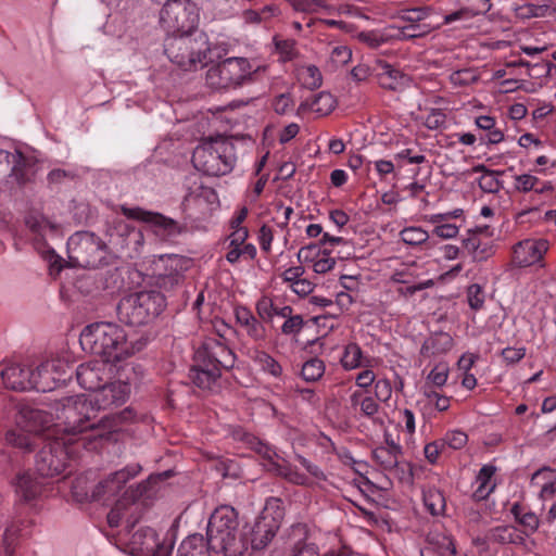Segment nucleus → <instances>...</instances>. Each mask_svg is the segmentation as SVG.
Here are the masks:
<instances>
[{
  "label": "nucleus",
  "instance_id": "nucleus-1",
  "mask_svg": "<svg viewBox=\"0 0 556 556\" xmlns=\"http://www.w3.org/2000/svg\"><path fill=\"white\" fill-rule=\"evenodd\" d=\"M43 395L37 397V476L54 477L65 472L70 460L78 456L79 448H93V440L118 431L131 412L104 415L96 424V407L85 394L59 396L53 388H39ZM39 445V442H37Z\"/></svg>",
  "mask_w": 556,
  "mask_h": 556
},
{
  "label": "nucleus",
  "instance_id": "nucleus-2",
  "mask_svg": "<svg viewBox=\"0 0 556 556\" xmlns=\"http://www.w3.org/2000/svg\"><path fill=\"white\" fill-rule=\"evenodd\" d=\"M83 350L99 355L102 359L117 363L139 352L146 341H128L125 330L110 321H98L84 328L79 337Z\"/></svg>",
  "mask_w": 556,
  "mask_h": 556
},
{
  "label": "nucleus",
  "instance_id": "nucleus-3",
  "mask_svg": "<svg viewBox=\"0 0 556 556\" xmlns=\"http://www.w3.org/2000/svg\"><path fill=\"white\" fill-rule=\"evenodd\" d=\"M206 541L211 551L225 556H242L248 543L239 531L237 510L229 505H222L212 513L206 531Z\"/></svg>",
  "mask_w": 556,
  "mask_h": 556
},
{
  "label": "nucleus",
  "instance_id": "nucleus-4",
  "mask_svg": "<svg viewBox=\"0 0 556 556\" xmlns=\"http://www.w3.org/2000/svg\"><path fill=\"white\" fill-rule=\"evenodd\" d=\"M164 52L181 70L197 71L207 64L211 48L205 34L188 33L167 36Z\"/></svg>",
  "mask_w": 556,
  "mask_h": 556
},
{
  "label": "nucleus",
  "instance_id": "nucleus-5",
  "mask_svg": "<svg viewBox=\"0 0 556 556\" xmlns=\"http://www.w3.org/2000/svg\"><path fill=\"white\" fill-rule=\"evenodd\" d=\"M160 480V476H151L136 488L126 489L108 514L109 526L117 528L125 519L126 528L130 533L141 517L143 503L156 493L155 485Z\"/></svg>",
  "mask_w": 556,
  "mask_h": 556
},
{
  "label": "nucleus",
  "instance_id": "nucleus-6",
  "mask_svg": "<svg viewBox=\"0 0 556 556\" xmlns=\"http://www.w3.org/2000/svg\"><path fill=\"white\" fill-rule=\"evenodd\" d=\"M236 161L233 143L222 138L202 142L192 154L194 168L207 176H223L230 173Z\"/></svg>",
  "mask_w": 556,
  "mask_h": 556
},
{
  "label": "nucleus",
  "instance_id": "nucleus-7",
  "mask_svg": "<svg viewBox=\"0 0 556 556\" xmlns=\"http://www.w3.org/2000/svg\"><path fill=\"white\" fill-rule=\"evenodd\" d=\"M264 71L265 67H254L245 58H228L211 66L205 79L213 89H231L255 81Z\"/></svg>",
  "mask_w": 556,
  "mask_h": 556
},
{
  "label": "nucleus",
  "instance_id": "nucleus-8",
  "mask_svg": "<svg viewBox=\"0 0 556 556\" xmlns=\"http://www.w3.org/2000/svg\"><path fill=\"white\" fill-rule=\"evenodd\" d=\"M164 295L155 290L140 291L123 298L117 305L119 321L130 326L148 324L165 307Z\"/></svg>",
  "mask_w": 556,
  "mask_h": 556
},
{
  "label": "nucleus",
  "instance_id": "nucleus-9",
  "mask_svg": "<svg viewBox=\"0 0 556 556\" xmlns=\"http://www.w3.org/2000/svg\"><path fill=\"white\" fill-rule=\"evenodd\" d=\"M68 262L74 267L98 268L106 264L108 247L92 232L77 231L67 240Z\"/></svg>",
  "mask_w": 556,
  "mask_h": 556
},
{
  "label": "nucleus",
  "instance_id": "nucleus-10",
  "mask_svg": "<svg viewBox=\"0 0 556 556\" xmlns=\"http://www.w3.org/2000/svg\"><path fill=\"white\" fill-rule=\"evenodd\" d=\"M199 22L197 4L190 0H167L160 13V23L167 35L192 33Z\"/></svg>",
  "mask_w": 556,
  "mask_h": 556
},
{
  "label": "nucleus",
  "instance_id": "nucleus-11",
  "mask_svg": "<svg viewBox=\"0 0 556 556\" xmlns=\"http://www.w3.org/2000/svg\"><path fill=\"white\" fill-rule=\"evenodd\" d=\"M35 438V408L31 402L20 403L15 415L14 426L7 432L9 445L24 453L33 451Z\"/></svg>",
  "mask_w": 556,
  "mask_h": 556
},
{
  "label": "nucleus",
  "instance_id": "nucleus-12",
  "mask_svg": "<svg viewBox=\"0 0 556 556\" xmlns=\"http://www.w3.org/2000/svg\"><path fill=\"white\" fill-rule=\"evenodd\" d=\"M191 265L190 258L177 254L159 255L151 265L155 283L166 290L177 286Z\"/></svg>",
  "mask_w": 556,
  "mask_h": 556
},
{
  "label": "nucleus",
  "instance_id": "nucleus-13",
  "mask_svg": "<svg viewBox=\"0 0 556 556\" xmlns=\"http://www.w3.org/2000/svg\"><path fill=\"white\" fill-rule=\"evenodd\" d=\"M194 361L227 371L235 366L236 354L227 344L225 336L219 334V337H207L203 340L194 353Z\"/></svg>",
  "mask_w": 556,
  "mask_h": 556
},
{
  "label": "nucleus",
  "instance_id": "nucleus-14",
  "mask_svg": "<svg viewBox=\"0 0 556 556\" xmlns=\"http://www.w3.org/2000/svg\"><path fill=\"white\" fill-rule=\"evenodd\" d=\"M173 540H159L156 532L150 527H140L127 542V549L134 556H170Z\"/></svg>",
  "mask_w": 556,
  "mask_h": 556
},
{
  "label": "nucleus",
  "instance_id": "nucleus-15",
  "mask_svg": "<svg viewBox=\"0 0 556 556\" xmlns=\"http://www.w3.org/2000/svg\"><path fill=\"white\" fill-rule=\"evenodd\" d=\"M124 216L130 219L148 223L153 233L163 241H172L182 232V226L173 218L161 213L151 212L141 207L121 206Z\"/></svg>",
  "mask_w": 556,
  "mask_h": 556
},
{
  "label": "nucleus",
  "instance_id": "nucleus-16",
  "mask_svg": "<svg viewBox=\"0 0 556 556\" xmlns=\"http://www.w3.org/2000/svg\"><path fill=\"white\" fill-rule=\"evenodd\" d=\"M548 248L549 243L546 239H523L514 244L510 264L516 268H526L533 265L544 267V255Z\"/></svg>",
  "mask_w": 556,
  "mask_h": 556
},
{
  "label": "nucleus",
  "instance_id": "nucleus-17",
  "mask_svg": "<svg viewBox=\"0 0 556 556\" xmlns=\"http://www.w3.org/2000/svg\"><path fill=\"white\" fill-rule=\"evenodd\" d=\"M140 471L141 466L139 464H129L123 469L110 475L94 486L91 493L92 500L102 501L103 503L110 502L124 489L125 484Z\"/></svg>",
  "mask_w": 556,
  "mask_h": 556
},
{
  "label": "nucleus",
  "instance_id": "nucleus-18",
  "mask_svg": "<svg viewBox=\"0 0 556 556\" xmlns=\"http://www.w3.org/2000/svg\"><path fill=\"white\" fill-rule=\"evenodd\" d=\"M113 371V363L102 358L94 359L80 364L76 370V378L81 388L93 392L111 380Z\"/></svg>",
  "mask_w": 556,
  "mask_h": 556
},
{
  "label": "nucleus",
  "instance_id": "nucleus-19",
  "mask_svg": "<svg viewBox=\"0 0 556 556\" xmlns=\"http://www.w3.org/2000/svg\"><path fill=\"white\" fill-rule=\"evenodd\" d=\"M130 392V387L126 382L114 381L103 384L100 389L88 395V403L96 407V414L99 410L109 409L112 406L123 405Z\"/></svg>",
  "mask_w": 556,
  "mask_h": 556
},
{
  "label": "nucleus",
  "instance_id": "nucleus-20",
  "mask_svg": "<svg viewBox=\"0 0 556 556\" xmlns=\"http://www.w3.org/2000/svg\"><path fill=\"white\" fill-rule=\"evenodd\" d=\"M34 369L30 365H0V377L5 388L17 392L31 391L35 388Z\"/></svg>",
  "mask_w": 556,
  "mask_h": 556
},
{
  "label": "nucleus",
  "instance_id": "nucleus-21",
  "mask_svg": "<svg viewBox=\"0 0 556 556\" xmlns=\"http://www.w3.org/2000/svg\"><path fill=\"white\" fill-rule=\"evenodd\" d=\"M26 172L27 163L21 151L0 149V182L14 180L17 185H24L28 179Z\"/></svg>",
  "mask_w": 556,
  "mask_h": 556
},
{
  "label": "nucleus",
  "instance_id": "nucleus-22",
  "mask_svg": "<svg viewBox=\"0 0 556 556\" xmlns=\"http://www.w3.org/2000/svg\"><path fill=\"white\" fill-rule=\"evenodd\" d=\"M306 526L301 523L293 526L285 546L276 547L270 556H314L315 545L306 543Z\"/></svg>",
  "mask_w": 556,
  "mask_h": 556
},
{
  "label": "nucleus",
  "instance_id": "nucleus-23",
  "mask_svg": "<svg viewBox=\"0 0 556 556\" xmlns=\"http://www.w3.org/2000/svg\"><path fill=\"white\" fill-rule=\"evenodd\" d=\"M217 202L218 195L213 188L194 180L188 186V191L182 200V207L185 212H189L193 208L205 212Z\"/></svg>",
  "mask_w": 556,
  "mask_h": 556
},
{
  "label": "nucleus",
  "instance_id": "nucleus-24",
  "mask_svg": "<svg viewBox=\"0 0 556 556\" xmlns=\"http://www.w3.org/2000/svg\"><path fill=\"white\" fill-rule=\"evenodd\" d=\"M513 188L518 193H530L531 199L538 195H547L554 191L552 181L539 178L533 172L513 176Z\"/></svg>",
  "mask_w": 556,
  "mask_h": 556
},
{
  "label": "nucleus",
  "instance_id": "nucleus-25",
  "mask_svg": "<svg viewBox=\"0 0 556 556\" xmlns=\"http://www.w3.org/2000/svg\"><path fill=\"white\" fill-rule=\"evenodd\" d=\"M298 260L302 262H312L313 270L316 274H326L336 266V260L331 256V250L326 248L317 249V244H308L298 252Z\"/></svg>",
  "mask_w": 556,
  "mask_h": 556
},
{
  "label": "nucleus",
  "instance_id": "nucleus-26",
  "mask_svg": "<svg viewBox=\"0 0 556 556\" xmlns=\"http://www.w3.org/2000/svg\"><path fill=\"white\" fill-rule=\"evenodd\" d=\"M375 76L378 84L383 89L401 90L406 85L408 78L399 68L393 67L391 64L383 60H376L374 65Z\"/></svg>",
  "mask_w": 556,
  "mask_h": 556
},
{
  "label": "nucleus",
  "instance_id": "nucleus-27",
  "mask_svg": "<svg viewBox=\"0 0 556 556\" xmlns=\"http://www.w3.org/2000/svg\"><path fill=\"white\" fill-rule=\"evenodd\" d=\"M235 317L237 324L245 330L250 339L256 342L266 339L265 326L255 317L250 308L244 305H237L235 307Z\"/></svg>",
  "mask_w": 556,
  "mask_h": 556
},
{
  "label": "nucleus",
  "instance_id": "nucleus-28",
  "mask_svg": "<svg viewBox=\"0 0 556 556\" xmlns=\"http://www.w3.org/2000/svg\"><path fill=\"white\" fill-rule=\"evenodd\" d=\"M525 538L519 530L513 525H500L489 529L485 532L483 542H491L500 545H523Z\"/></svg>",
  "mask_w": 556,
  "mask_h": 556
},
{
  "label": "nucleus",
  "instance_id": "nucleus-29",
  "mask_svg": "<svg viewBox=\"0 0 556 556\" xmlns=\"http://www.w3.org/2000/svg\"><path fill=\"white\" fill-rule=\"evenodd\" d=\"M463 247L475 262H484L495 253L492 239L481 238L475 233H467L463 239Z\"/></svg>",
  "mask_w": 556,
  "mask_h": 556
},
{
  "label": "nucleus",
  "instance_id": "nucleus-30",
  "mask_svg": "<svg viewBox=\"0 0 556 556\" xmlns=\"http://www.w3.org/2000/svg\"><path fill=\"white\" fill-rule=\"evenodd\" d=\"M223 370L212 365L205 366L201 362L194 361L190 368L189 378L194 386L202 390H212L220 378Z\"/></svg>",
  "mask_w": 556,
  "mask_h": 556
},
{
  "label": "nucleus",
  "instance_id": "nucleus-31",
  "mask_svg": "<svg viewBox=\"0 0 556 556\" xmlns=\"http://www.w3.org/2000/svg\"><path fill=\"white\" fill-rule=\"evenodd\" d=\"M14 492L17 505L34 506L35 500V478L30 470L17 473L14 482Z\"/></svg>",
  "mask_w": 556,
  "mask_h": 556
},
{
  "label": "nucleus",
  "instance_id": "nucleus-32",
  "mask_svg": "<svg viewBox=\"0 0 556 556\" xmlns=\"http://www.w3.org/2000/svg\"><path fill=\"white\" fill-rule=\"evenodd\" d=\"M454 346V339L447 332H435L427 338L420 348V355L431 357L435 355L446 354Z\"/></svg>",
  "mask_w": 556,
  "mask_h": 556
},
{
  "label": "nucleus",
  "instance_id": "nucleus-33",
  "mask_svg": "<svg viewBox=\"0 0 556 556\" xmlns=\"http://www.w3.org/2000/svg\"><path fill=\"white\" fill-rule=\"evenodd\" d=\"M510 514L516 522L521 527L519 530L525 536H530L536 532L540 526V519L534 511L521 503H514L510 507Z\"/></svg>",
  "mask_w": 556,
  "mask_h": 556
},
{
  "label": "nucleus",
  "instance_id": "nucleus-34",
  "mask_svg": "<svg viewBox=\"0 0 556 556\" xmlns=\"http://www.w3.org/2000/svg\"><path fill=\"white\" fill-rule=\"evenodd\" d=\"M372 358L365 355L362 348L355 343H348L340 358V364L345 370L371 367Z\"/></svg>",
  "mask_w": 556,
  "mask_h": 556
},
{
  "label": "nucleus",
  "instance_id": "nucleus-35",
  "mask_svg": "<svg viewBox=\"0 0 556 556\" xmlns=\"http://www.w3.org/2000/svg\"><path fill=\"white\" fill-rule=\"evenodd\" d=\"M402 446L397 443L377 446L372 451V459L386 471H392L400 464Z\"/></svg>",
  "mask_w": 556,
  "mask_h": 556
},
{
  "label": "nucleus",
  "instance_id": "nucleus-36",
  "mask_svg": "<svg viewBox=\"0 0 556 556\" xmlns=\"http://www.w3.org/2000/svg\"><path fill=\"white\" fill-rule=\"evenodd\" d=\"M278 529L279 528L274 527L271 523H268L257 517L250 531V543L252 549L261 551L265 548L274 539Z\"/></svg>",
  "mask_w": 556,
  "mask_h": 556
},
{
  "label": "nucleus",
  "instance_id": "nucleus-37",
  "mask_svg": "<svg viewBox=\"0 0 556 556\" xmlns=\"http://www.w3.org/2000/svg\"><path fill=\"white\" fill-rule=\"evenodd\" d=\"M273 473L295 485H314L313 480L306 473L285 459L280 464H273Z\"/></svg>",
  "mask_w": 556,
  "mask_h": 556
},
{
  "label": "nucleus",
  "instance_id": "nucleus-38",
  "mask_svg": "<svg viewBox=\"0 0 556 556\" xmlns=\"http://www.w3.org/2000/svg\"><path fill=\"white\" fill-rule=\"evenodd\" d=\"M496 467L492 464L483 465L477 477H476V489L473 491V498L476 501H483L489 497V495L495 489V482L493 481V477L496 472Z\"/></svg>",
  "mask_w": 556,
  "mask_h": 556
},
{
  "label": "nucleus",
  "instance_id": "nucleus-39",
  "mask_svg": "<svg viewBox=\"0 0 556 556\" xmlns=\"http://www.w3.org/2000/svg\"><path fill=\"white\" fill-rule=\"evenodd\" d=\"M115 235L117 236L116 243L122 248H130L131 245L136 248V245L141 244L143 240L141 231L124 220L115 223L114 232L111 233L112 241Z\"/></svg>",
  "mask_w": 556,
  "mask_h": 556
},
{
  "label": "nucleus",
  "instance_id": "nucleus-40",
  "mask_svg": "<svg viewBox=\"0 0 556 556\" xmlns=\"http://www.w3.org/2000/svg\"><path fill=\"white\" fill-rule=\"evenodd\" d=\"M491 0H466V7L444 16V22L451 24L462 18H469L473 15L483 14L491 8Z\"/></svg>",
  "mask_w": 556,
  "mask_h": 556
},
{
  "label": "nucleus",
  "instance_id": "nucleus-41",
  "mask_svg": "<svg viewBox=\"0 0 556 556\" xmlns=\"http://www.w3.org/2000/svg\"><path fill=\"white\" fill-rule=\"evenodd\" d=\"M210 551L203 535L195 533L180 543L177 556H210Z\"/></svg>",
  "mask_w": 556,
  "mask_h": 556
},
{
  "label": "nucleus",
  "instance_id": "nucleus-42",
  "mask_svg": "<svg viewBox=\"0 0 556 556\" xmlns=\"http://www.w3.org/2000/svg\"><path fill=\"white\" fill-rule=\"evenodd\" d=\"M424 504L432 516H443L446 509V500L442 491L435 486H428L422 492Z\"/></svg>",
  "mask_w": 556,
  "mask_h": 556
},
{
  "label": "nucleus",
  "instance_id": "nucleus-43",
  "mask_svg": "<svg viewBox=\"0 0 556 556\" xmlns=\"http://www.w3.org/2000/svg\"><path fill=\"white\" fill-rule=\"evenodd\" d=\"M304 104L312 112H315L320 116H325L333 111L337 102L331 93L321 91L306 99Z\"/></svg>",
  "mask_w": 556,
  "mask_h": 556
},
{
  "label": "nucleus",
  "instance_id": "nucleus-44",
  "mask_svg": "<svg viewBox=\"0 0 556 556\" xmlns=\"http://www.w3.org/2000/svg\"><path fill=\"white\" fill-rule=\"evenodd\" d=\"M285 516L283 503L278 497H269L265 502V506L258 518L279 528Z\"/></svg>",
  "mask_w": 556,
  "mask_h": 556
},
{
  "label": "nucleus",
  "instance_id": "nucleus-45",
  "mask_svg": "<svg viewBox=\"0 0 556 556\" xmlns=\"http://www.w3.org/2000/svg\"><path fill=\"white\" fill-rule=\"evenodd\" d=\"M298 80L307 89H316L321 86L323 76L315 65H303L296 71Z\"/></svg>",
  "mask_w": 556,
  "mask_h": 556
},
{
  "label": "nucleus",
  "instance_id": "nucleus-46",
  "mask_svg": "<svg viewBox=\"0 0 556 556\" xmlns=\"http://www.w3.org/2000/svg\"><path fill=\"white\" fill-rule=\"evenodd\" d=\"M255 364L260 369L275 379H280L282 376V366L270 354L265 351L256 352L254 357Z\"/></svg>",
  "mask_w": 556,
  "mask_h": 556
},
{
  "label": "nucleus",
  "instance_id": "nucleus-47",
  "mask_svg": "<svg viewBox=\"0 0 556 556\" xmlns=\"http://www.w3.org/2000/svg\"><path fill=\"white\" fill-rule=\"evenodd\" d=\"M326 370L323 359L311 357L302 365L301 376L306 382H316L321 379Z\"/></svg>",
  "mask_w": 556,
  "mask_h": 556
},
{
  "label": "nucleus",
  "instance_id": "nucleus-48",
  "mask_svg": "<svg viewBox=\"0 0 556 556\" xmlns=\"http://www.w3.org/2000/svg\"><path fill=\"white\" fill-rule=\"evenodd\" d=\"M291 7L299 12L317 13L327 12L331 13L333 5L328 4L326 0H287Z\"/></svg>",
  "mask_w": 556,
  "mask_h": 556
},
{
  "label": "nucleus",
  "instance_id": "nucleus-49",
  "mask_svg": "<svg viewBox=\"0 0 556 556\" xmlns=\"http://www.w3.org/2000/svg\"><path fill=\"white\" fill-rule=\"evenodd\" d=\"M399 236L405 244L412 247L420 245L429 239L428 231L418 226L405 227L400 231Z\"/></svg>",
  "mask_w": 556,
  "mask_h": 556
},
{
  "label": "nucleus",
  "instance_id": "nucleus-50",
  "mask_svg": "<svg viewBox=\"0 0 556 556\" xmlns=\"http://www.w3.org/2000/svg\"><path fill=\"white\" fill-rule=\"evenodd\" d=\"M276 52L279 55V61L289 62L293 61L299 55L296 42L293 39H277L275 38Z\"/></svg>",
  "mask_w": 556,
  "mask_h": 556
},
{
  "label": "nucleus",
  "instance_id": "nucleus-51",
  "mask_svg": "<svg viewBox=\"0 0 556 556\" xmlns=\"http://www.w3.org/2000/svg\"><path fill=\"white\" fill-rule=\"evenodd\" d=\"M502 174L503 172L501 170H492L489 174L482 175L478 179L479 188L483 192L497 193L503 188V184L498 178Z\"/></svg>",
  "mask_w": 556,
  "mask_h": 556
},
{
  "label": "nucleus",
  "instance_id": "nucleus-52",
  "mask_svg": "<svg viewBox=\"0 0 556 556\" xmlns=\"http://www.w3.org/2000/svg\"><path fill=\"white\" fill-rule=\"evenodd\" d=\"M279 13V9L276 5H264L260 9H250L245 10L243 15L245 21L251 23L265 22L270 17L277 15Z\"/></svg>",
  "mask_w": 556,
  "mask_h": 556
},
{
  "label": "nucleus",
  "instance_id": "nucleus-53",
  "mask_svg": "<svg viewBox=\"0 0 556 556\" xmlns=\"http://www.w3.org/2000/svg\"><path fill=\"white\" fill-rule=\"evenodd\" d=\"M352 59V50L348 46H336L331 49L328 65L331 70L348 64Z\"/></svg>",
  "mask_w": 556,
  "mask_h": 556
},
{
  "label": "nucleus",
  "instance_id": "nucleus-54",
  "mask_svg": "<svg viewBox=\"0 0 556 556\" xmlns=\"http://www.w3.org/2000/svg\"><path fill=\"white\" fill-rule=\"evenodd\" d=\"M357 39L359 42L364 43L370 49H378L382 45L387 43L389 37L380 30H366L361 31L357 35Z\"/></svg>",
  "mask_w": 556,
  "mask_h": 556
},
{
  "label": "nucleus",
  "instance_id": "nucleus-55",
  "mask_svg": "<svg viewBox=\"0 0 556 556\" xmlns=\"http://www.w3.org/2000/svg\"><path fill=\"white\" fill-rule=\"evenodd\" d=\"M254 450L267 462L265 466L268 471L273 472V464H280L276 448L268 443L257 440Z\"/></svg>",
  "mask_w": 556,
  "mask_h": 556
},
{
  "label": "nucleus",
  "instance_id": "nucleus-56",
  "mask_svg": "<svg viewBox=\"0 0 556 556\" xmlns=\"http://www.w3.org/2000/svg\"><path fill=\"white\" fill-rule=\"evenodd\" d=\"M399 18L408 24H424L422 21L429 16V8L419 7L410 9H402L397 13Z\"/></svg>",
  "mask_w": 556,
  "mask_h": 556
},
{
  "label": "nucleus",
  "instance_id": "nucleus-57",
  "mask_svg": "<svg viewBox=\"0 0 556 556\" xmlns=\"http://www.w3.org/2000/svg\"><path fill=\"white\" fill-rule=\"evenodd\" d=\"M467 301L471 309L479 311L483 307L485 293L483 288L478 283H472L467 288Z\"/></svg>",
  "mask_w": 556,
  "mask_h": 556
},
{
  "label": "nucleus",
  "instance_id": "nucleus-58",
  "mask_svg": "<svg viewBox=\"0 0 556 556\" xmlns=\"http://www.w3.org/2000/svg\"><path fill=\"white\" fill-rule=\"evenodd\" d=\"M295 458L299 464L306 470L307 476L313 480L314 483L327 480L326 473L318 465L312 463L302 455H296Z\"/></svg>",
  "mask_w": 556,
  "mask_h": 556
},
{
  "label": "nucleus",
  "instance_id": "nucleus-59",
  "mask_svg": "<svg viewBox=\"0 0 556 556\" xmlns=\"http://www.w3.org/2000/svg\"><path fill=\"white\" fill-rule=\"evenodd\" d=\"M430 30L429 24H407L400 28V35L404 39H414L427 35Z\"/></svg>",
  "mask_w": 556,
  "mask_h": 556
},
{
  "label": "nucleus",
  "instance_id": "nucleus-60",
  "mask_svg": "<svg viewBox=\"0 0 556 556\" xmlns=\"http://www.w3.org/2000/svg\"><path fill=\"white\" fill-rule=\"evenodd\" d=\"M379 408L380 406L378 401L372 395H367L366 399L362 400L361 406L357 410L363 417L376 421Z\"/></svg>",
  "mask_w": 556,
  "mask_h": 556
},
{
  "label": "nucleus",
  "instance_id": "nucleus-61",
  "mask_svg": "<svg viewBox=\"0 0 556 556\" xmlns=\"http://www.w3.org/2000/svg\"><path fill=\"white\" fill-rule=\"evenodd\" d=\"M448 371V366L444 363H440L435 365L433 369L429 372L427 380L431 382L434 387L441 388L447 381Z\"/></svg>",
  "mask_w": 556,
  "mask_h": 556
},
{
  "label": "nucleus",
  "instance_id": "nucleus-62",
  "mask_svg": "<svg viewBox=\"0 0 556 556\" xmlns=\"http://www.w3.org/2000/svg\"><path fill=\"white\" fill-rule=\"evenodd\" d=\"M441 441L444 442V447L447 445L453 450H459L467 444L468 437L464 431L453 430L446 432Z\"/></svg>",
  "mask_w": 556,
  "mask_h": 556
},
{
  "label": "nucleus",
  "instance_id": "nucleus-63",
  "mask_svg": "<svg viewBox=\"0 0 556 556\" xmlns=\"http://www.w3.org/2000/svg\"><path fill=\"white\" fill-rule=\"evenodd\" d=\"M285 323L281 326V332L286 336H295L301 332L304 326V320L301 315H293L291 313L289 317L285 318Z\"/></svg>",
  "mask_w": 556,
  "mask_h": 556
},
{
  "label": "nucleus",
  "instance_id": "nucleus-64",
  "mask_svg": "<svg viewBox=\"0 0 556 556\" xmlns=\"http://www.w3.org/2000/svg\"><path fill=\"white\" fill-rule=\"evenodd\" d=\"M42 258L47 263L51 276L56 277L63 269V258L53 250L45 251Z\"/></svg>",
  "mask_w": 556,
  "mask_h": 556
}]
</instances>
